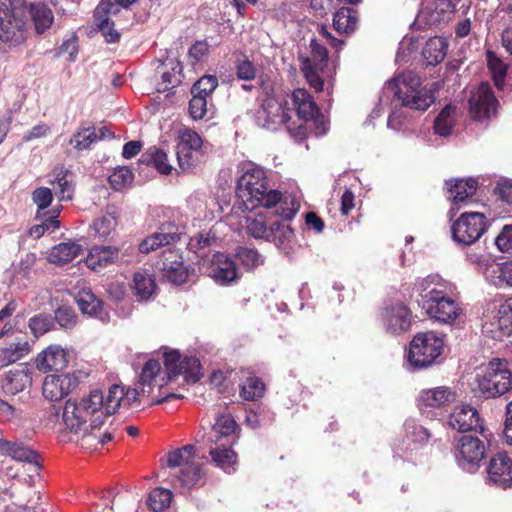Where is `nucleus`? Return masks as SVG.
I'll return each instance as SVG.
<instances>
[{"label":"nucleus","mask_w":512,"mask_h":512,"mask_svg":"<svg viewBox=\"0 0 512 512\" xmlns=\"http://www.w3.org/2000/svg\"><path fill=\"white\" fill-rule=\"evenodd\" d=\"M123 397V388L112 385L106 396L100 390H93L80 400L69 399L63 408V423L79 437L82 446L94 449L102 447L112 439V434L101 432V427L116 412Z\"/></svg>","instance_id":"1"},{"label":"nucleus","mask_w":512,"mask_h":512,"mask_svg":"<svg viewBox=\"0 0 512 512\" xmlns=\"http://www.w3.org/2000/svg\"><path fill=\"white\" fill-rule=\"evenodd\" d=\"M267 184L266 174L262 168L254 167L246 170L237 183L239 208L243 211H252L260 206L265 208L276 206L277 215L283 219L293 218L297 208L284 207L286 201L282 200L281 192L268 189Z\"/></svg>","instance_id":"2"},{"label":"nucleus","mask_w":512,"mask_h":512,"mask_svg":"<svg viewBox=\"0 0 512 512\" xmlns=\"http://www.w3.org/2000/svg\"><path fill=\"white\" fill-rule=\"evenodd\" d=\"M383 92L387 97L392 95L403 106L416 111H426L435 101L433 92L422 86L420 78L412 71L404 72L386 82Z\"/></svg>","instance_id":"3"},{"label":"nucleus","mask_w":512,"mask_h":512,"mask_svg":"<svg viewBox=\"0 0 512 512\" xmlns=\"http://www.w3.org/2000/svg\"><path fill=\"white\" fill-rule=\"evenodd\" d=\"M432 281L423 279L420 283L419 305L425 313L440 323H453L461 314L460 305L443 289L442 284L431 287Z\"/></svg>","instance_id":"4"},{"label":"nucleus","mask_w":512,"mask_h":512,"mask_svg":"<svg viewBox=\"0 0 512 512\" xmlns=\"http://www.w3.org/2000/svg\"><path fill=\"white\" fill-rule=\"evenodd\" d=\"M512 389V372L508 362L493 359L476 377L475 391L484 398L499 397Z\"/></svg>","instance_id":"5"},{"label":"nucleus","mask_w":512,"mask_h":512,"mask_svg":"<svg viewBox=\"0 0 512 512\" xmlns=\"http://www.w3.org/2000/svg\"><path fill=\"white\" fill-rule=\"evenodd\" d=\"M195 458V446L191 444L168 453L167 466L180 468L179 473L170 475L174 487L191 488L198 483L201 477V468Z\"/></svg>","instance_id":"6"},{"label":"nucleus","mask_w":512,"mask_h":512,"mask_svg":"<svg viewBox=\"0 0 512 512\" xmlns=\"http://www.w3.org/2000/svg\"><path fill=\"white\" fill-rule=\"evenodd\" d=\"M444 341L434 332L418 333L410 343L408 363L413 369L432 366L443 352Z\"/></svg>","instance_id":"7"},{"label":"nucleus","mask_w":512,"mask_h":512,"mask_svg":"<svg viewBox=\"0 0 512 512\" xmlns=\"http://www.w3.org/2000/svg\"><path fill=\"white\" fill-rule=\"evenodd\" d=\"M165 383L164 377H161L159 361L149 360L142 368L137 387L128 389L124 393L123 401L134 406L136 402H140L143 398H149L153 394L155 387L161 389Z\"/></svg>","instance_id":"8"},{"label":"nucleus","mask_w":512,"mask_h":512,"mask_svg":"<svg viewBox=\"0 0 512 512\" xmlns=\"http://www.w3.org/2000/svg\"><path fill=\"white\" fill-rule=\"evenodd\" d=\"M468 259L494 286H512V261L498 262L490 255L469 254Z\"/></svg>","instance_id":"9"},{"label":"nucleus","mask_w":512,"mask_h":512,"mask_svg":"<svg viewBox=\"0 0 512 512\" xmlns=\"http://www.w3.org/2000/svg\"><path fill=\"white\" fill-rule=\"evenodd\" d=\"M486 229V218L483 213L464 212L452 224V238L458 244L468 246L475 243Z\"/></svg>","instance_id":"10"},{"label":"nucleus","mask_w":512,"mask_h":512,"mask_svg":"<svg viewBox=\"0 0 512 512\" xmlns=\"http://www.w3.org/2000/svg\"><path fill=\"white\" fill-rule=\"evenodd\" d=\"M27 30L28 21L0 10V56L24 43Z\"/></svg>","instance_id":"11"},{"label":"nucleus","mask_w":512,"mask_h":512,"mask_svg":"<svg viewBox=\"0 0 512 512\" xmlns=\"http://www.w3.org/2000/svg\"><path fill=\"white\" fill-rule=\"evenodd\" d=\"M164 364L168 381L183 375L187 382H197L201 379V364L195 356H181L177 350L164 353Z\"/></svg>","instance_id":"12"},{"label":"nucleus","mask_w":512,"mask_h":512,"mask_svg":"<svg viewBox=\"0 0 512 512\" xmlns=\"http://www.w3.org/2000/svg\"><path fill=\"white\" fill-rule=\"evenodd\" d=\"M290 109L286 104L275 98H267L255 113L256 124L269 131H276L280 126L287 125L290 120Z\"/></svg>","instance_id":"13"},{"label":"nucleus","mask_w":512,"mask_h":512,"mask_svg":"<svg viewBox=\"0 0 512 512\" xmlns=\"http://www.w3.org/2000/svg\"><path fill=\"white\" fill-rule=\"evenodd\" d=\"M455 457L458 465L467 471H473L485 457L484 443L471 435H462L456 444Z\"/></svg>","instance_id":"14"},{"label":"nucleus","mask_w":512,"mask_h":512,"mask_svg":"<svg viewBox=\"0 0 512 512\" xmlns=\"http://www.w3.org/2000/svg\"><path fill=\"white\" fill-rule=\"evenodd\" d=\"M497 103L490 85L481 83L470 97V113L477 120L489 118L495 113Z\"/></svg>","instance_id":"15"},{"label":"nucleus","mask_w":512,"mask_h":512,"mask_svg":"<svg viewBox=\"0 0 512 512\" xmlns=\"http://www.w3.org/2000/svg\"><path fill=\"white\" fill-rule=\"evenodd\" d=\"M157 264L162 272V277L167 279V281L177 285L186 281L188 276L187 269L184 266L183 257L178 251L172 249L165 250Z\"/></svg>","instance_id":"16"},{"label":"nucleus","mask_w":512,"mask_h":512,"mask_svg":"<svg viewBox=\"0 0 512 512\" xmlns=\"http://www.w3.org/2000/svg\"><path fill=\"white\" fill-rule=\"evenodd\" d=\"M383 325L387 332L400 334L409 329L411 324V313L403 303L387 305L381 312Z\"/></svg>","instance_id":"17"},{"label":"nucleus","mask_w":512,"mask_h":512,"mask_svg":"<svg viewBox=\"0 0 512 512\" xmlns=\"http://www.w3.org/2000/svg\"><path fill=\"white\" fill-rule=\"evenodd\" d=\"M115 9L110 0H101L93 13L94 25L108 43H117L121 37L120 33L114 29V23L111 21V17L116 16Z\"/></svg>","instance_id":"18"},{"label":"nucleus","mask_w":512,"mask_h":512,"mask_svg":"<svg viewBox=\"0 0 512 512\" xmlns=\"http://www.w3.org/2000/svg\"><path fill=\"white\" fill-rule=\"evenodd\" d=\"M449 426L459 432L483 431L478 411L470 405L456 406L449 415Z\"/></svg>","instance_id":"19"},{"label":"nucleus","mask_w":512,"mask_h":512,"mask_svg":"<svg viewBox=\"0 0 512 512\" xmlns=\"http://www.w3.org/2000/svg\"><path fill=\"white\" fill-rule=\"evenodd\" d=\"M209 276L219 285H229L238 278L236 263L229 256L216 253L210 262Z\"/></svg>","instance_id":"20"},{"label":"nucleus","mask_w":512,"mask_h":512,"mask_svg":"<svg viewBox=\"0 0 512 512\" xmlns=\"http://www.w3.org/2000/svg\"><path fill=\"white\" fill-rule=\"evenodd\" d=\"M32 368L20 363L11 368L2 380L1 387L6 395H16L24 391L32 382Z\"/></svg>","instance_id":"21"},{"label":"nucleus","mask_w":512,"mask_h":512,"mask_svg":"<svg viewBox=\"0 0 512 512\" xmlns=\"http://www.w3.org/2000/svg\"><path fill=\"white\" fill-rule=\"evenodd\" d=\"M76 378L70 374L47 375L43 381L42 393L49 401H59L76 386Z\"/></svg>","instance_id":"22"},{"label":"nucleus","mask_w":512,"mask_h":512,"mask_svg":"<svg viewBox=\"0 0 512 512\" xmlns=\"http://www.w3.org/2000/svg\"><path fill=\"white\" fill-rule=\"evenodd\" d=\"M488 477L497 486H512V460L506 453H498L490 460Z\"/></svg>","instance_id":"23"},{"label":"nucleus","mask_w":512,"mask_h":512,"mask_svg":"<svg viewBox=\"0 0 512 512\" xmlns=\"http://www.w3.org/2000/svg\"><path fill=\"white\" fill-rule=\"evenodd\" d=\"M68 364V354L60 345H50L36 358V367L43 372L60 371Z\"/></svg>","instance_id":"24"},{"label":"nucleus","mask_w":512,"mask_h":512,"mask_svg":"<svg viewBox=\"0 0 512 512\" xmlns=\"http://www.w3.org/2000/svg\"><path fill=\"white\" fill-rule=\"evenodd\" d=\"M76 303L83 314L95 317L102 322L108 321L109 315L104 308L102 300L97 298L89 288L78 292Z\"/></svg>","instance_id":"25"},{"label":"nucleus","mask_w":512,"mask_h":512,"mask_svg":"<svg viewBox=\"0 0 512 512\" xmlns=\"http://www.w3.org/2000/svg\"><path fill=\"white\" fill-rule=\"evenodd\" d=\"M180 236L178 228L174 225L162 227L160 232L154 233L141 241L139 251L148 254L161 246L177 242L180 240Z\"/></svg>","instance_id":"26"},{"label":"nucleus","mask_w":512,"mask_h":512,"mask_svg":"<svg viewBox=\"0 0 512 512\" xmlns=\"http://www.w3.org/2000/svg\"><path fill=\"white\" fill-rule=\"evenodd\" d=\"M456 394L450 388L440 386L422 390L418 396V405L423 407L440 408L454 402Z\"/></svg>","instance_id":"27"},{"label":"nucleus","mask_w":512,"mask_h":512,"mask_svg":"<svg viewBox=\"0 0 512 512\" xmlns=\"http://www.w3.org/2000/svg\"><path fill=\"white\" fill-rule=\"evenodd\" d=\"M120 249L114 246H94L91 248L86 265L94 271H101L119 259Z\"/></svg>","instance_id":"28"},{"label":"nucleus","mask_w":512,"mask_h":512,"mask_svg":"<svg viewBox=\"0 0 512 512\" xmlns=\"http://www.w3.org/2000/svg\"><path fill=\"white\" fill-rule=\"evenodd\" d=\"M454 5L449 0H434L421 11V17L429 26H437L450 19Z\"/></svg>","instance_id":"29"},{"label":"nucleus","mask_w":512,"mask_h":512,"mask_svg":"<svg viewBox=\"0 0 512 512\" xmlns=\"http://www.w3.org/2000/svg\"><path fill=\"white\" fill-rule=\"evenodd\" d=\"M208 445L211 461L216 467L227 473L235 471L234 466L237 462V455L231 449V445L228 442H219L217 445Z\"/></svg>","instance_id":"30"},{"label":"nucleus","mask_w":512,"mask_h":512,"mask_svg":"<svg viewBox=\"0 0 512 512\" xmlns=\"http://www.w3.org/2000/svg\"><path fill=\"white\" fill-rule=\"evenodd\" d=\"M292 101L300 120H313L318 115V106L307 90L302 88L294 90Z\"/></svg>","instance_id":"31"},{"label":"nucleus","mask_w":512,"mask_h":512,"mask_svg":"<svg viewBox=\"0 0 512 512\" xmlns=\"http://www.w3.org/2000/svg\"><path fill=\"white\" fill-rule=\"evenodd\" d=\"M477 185V180L473 178L457 179L454 183L452 181H448L446 182L449 192L448 198L454 205H460L475 194Z\"/></svg>","instance_id":"32"},{"label":"nucleus","mask_w":512,"mask_h":512,"mask_svg":"<svg viewBox=\"0 0 512 512\" xmlns=\"http://www.w3.org/2000/svg\"><path fill=\"white\" fill-rule=\"evenodd\" d=\"M236 422L230 415H220L210 432L204 437L206 444L217 445L219 442H228L227 438L234 432Z\"/></svg>","instance_id":"33"},{"label":"nucleus","mask_w":512,"mask_h":512,"mask_svg":"<svg viewBox=\"0 0 512 512\" xmlns=\"http://www.w3.org/2000/svg\"><path fill=\"white\" fill-rule=\"evenodd\" d=\"M0 452L17 461L33 464L36 469L40 468V464L38 462L39 455L34 450L24 446L23 444L0 441Z\"/></svg>","instance_id":"34"},{"label":"nucleus","mask_w":512,"mask_h":512,"mask_svg":"<svg viewBox=\"0 0 512 512\" xmlns=\"http://www.w3.org/2000/svg\"><path fill=\"white\" fill-rule=\"evenodd\" d=\"M81 251L82 246L76 242H61L51 248L48 260L56 265H64L76 258Z\"/></svg>","instance_id":"35"},{"label":"nucleus","mask_w":512,"mask_h":512,"mask_svg":"<svg viewBox=\"0 0 512 512\" xmlns=\"http://www.w3.org/2000/svg\"><path fill=\"white\" fill-rule=\"evenodd\" d=\"M54 15L52 10L43 3L30 4L28 9V24L33 20L37 33H43L53 22Z\"/></svg>","instance_id":"36"},{"label":"nucleus","mask_w":512,"mask_h":512,"mask_svg":"<svg viewBox=\"0 0 512 512\" xmlns=\"http://www.w3.org/2000/svg\"><path fill=\"white\" fill-rule=\"evenodd\" d=\"M51 183L54 186L55 193L60 201L71 200L74 192V185L71 180V174L63 167L56 168L53 171Z\"/></svg>","instance_id":"37"},{"label":"nucleus","mask_w":512,"mask_h":512,"mask_svg":"<svg viewBox=\"0 0 512 512\" xmlns=\"http://www.w3.org/2000/svg\"><path fill=\"white\" fill-rule=\"evenodd\" d=\"M30 352V345L26 339L12 342L8 347L0 349V367L8 366Z\"/></svg>","instance_id":"38"},{"label":"nucleus","mask_w":512,"mask_h":512,"mask_svg":"<svg viewBox=\"0 0 512 512\" xmlns=\"http://www.w3.org/2000/svg\"><path fill=\"white\" fill-rule=\"evenodd\" d=\"M447 42L442 37L430 38L422 51V55L428 65H436L442 62L447 53Z\"/></svg>","instance_id":"39"},{"label":"nucleus","mask_w":512,"mask_h":512,"mask_svg":"<svg viewBox=\"0 0 512 512\" xmlns=\"http://www.w3.org/2000/svg\"><path fill=\"white\" fill-rule=\"evenodd\" d=\"M139 162L152 165L161 174L167 175L172 171V166L168 162L167 154L156 146L147 149V151L141 155Z\"/></svg>","instance_id":"40"},{"label":"nucleus","mask_w":512,"mask_h":512,"mask_svg":"<svg viewBox=\"0 0 512 512\" xmlns=\"http://www.w3.org/2000/svg\"><path fill=\"white\" fill-rule=\"evenodd\" d=\"M118 225V214L115 211L107 212L97 218L92 226L94 237L100 240H106L116 229Z\"/></svg>","instance_id":"41"},{"label":"nucleus","mask_w":512,"mask_h":512,"mask_svg":"<svg viewBox=\"0 0 512 512\" xmlns=\"http://www.w3.org/2000/svg\"><path fill=\"white\" fill-rule=\"evenodd\" d=\"M357 18L354 10L342 7L333 17V26L340 33H352L356 28Z\"/></svg>","instance_id":"42"},{"label":"nucleus","mask_w":512,"mask_h":512,"mask_svg":"<svg viewBox=\"0 0 512 512\" xmlns=\"http://www.w3.org/2000/svg\"><path fill=\"white\" fill-rule=\"evenodd\" d=\"M133 282L135 294L140 300H148L156 288L152 275L145 271L136 272Z\"/></svg>","instance_id":"43"},{"label":"nucleus","mask_w":512,"mask_h":512,"mask_svg":"<svg viewBox=\"0 0 512 512\" xmlns=\"http://www.w3.org/2000/svg\"><path fill=\"white\" fill-rule=\"evenodd\" d=\"M247 232L255 239L267 241L273 235L272 223L268 226L266 217L257 214L254 218L247 219Z\"/></svg>","instance_id":"44"},{"label":"nucleus","mask_w":512,"mask_h":512,"mask_svg":"<svg viewBox=\"0 0 512 512\" xmlns=\"http://www.w3.org/2000/svg\"><path fill=\"white\" fill-rule=\"evenodd\" d=\"M95 142H97L95 127L78 128L69 141L70 145L78 151L88 149Z\"/></svg>","instance_id":"45"},{"label":"nucleus","mask_w":512,"mask_h":512,"mask_svg":"<svg viewBox=\"0 0 512 512\" xmlns=\"http://www.w3.org/2000/svg\"><path fill=\"white\" fill-rule=\"evenodd\" d=\"M273 235L267 241L273 242L278 248L286 250L294 238L293 230L279 221L272 223Z\"/></svg>","instance_id":"46"},{"label":"nucleus","mask_w":512,"mask_h":512,"mask_svg":"<svg viewBox=\"0 0 512 512\" xmlns=\"http://www.w3.org/2000/svg\"><path fill=\"white\" fill-rule=\"evenodd\" d=\"M59 213V208H53L50 215L42 217L43 221L40 224L33 225L28 230L29 235L38 239L44 235L46 231L54 232L57 230L60 227V222L57 220Z\"/></svg>","instance_id":"47"},{"label":"nucleus","mask_w":512,"mask_h":512,"mask_svg":"<svg viewBox=\"0 0 512 512\" xmlns=\"http://www.w3.org/2000/svg\"><path fill=\"white\" fill-rule=\"evenodd\" d=\"M455 107L445 106L434 121V131L436 134L446 137L449 136L453 128V113Z\"/></svg>","instance_id":"48"},{"label":"nucleus","mask_w":512,"mask_h":512,"mask_svg":"<svg viewBox=\"0 0 512 512\" xmlns=\"http://www.w3.org/2000/svg\"><path fill=\"white\" fill-rule=\"evenodd\" d=\"M310 55L301 58L302 62H310V66L325 67L328 62L327 49L317 39H312L309 44Z\"/></svg>","instance_id":"49"},{"label":"nucleus","mask_w":512,"mask_h":512,"mask_svg":"<svg viewBox=\"0 0 512 512\" xmlns=\"http://www.w3.org/2000/svg\"><path fill=\"white\" fill-rule=\"evenodd\" d=\"M172 499V492L161 487L155 488L149 494L148 506L153 512H161L169 507Z\"/></svg>","instance_id":"50"},{"label":"nucleus","mask_w":512,"mask_h":512,"mask_svg":"<svg viewBox=\"0 0 512 512\" xmlns=\"http://www.w3.org/2000/svg\"><path fill=\"white\" fill-rule=\"evenodd\" d=\"M218 86V80L215 76L206 75L201 77L191 88V94L199 97L211 98L212 93Z\"/></svg>","instance_id":"51"},{"label":"nucleus","mask_w":512,"mask_h":512,"mask_svg":"<svg viewBox=\"0 0 512 512\" xmlns=\"http://www.w3.org/2000/svg\"><path fill=\"white\" fill-rule=\"evenodd\" d=\"M236 257L247 269L256 268L264 263V258L254 248L238 247Z\"/></svg>","instance_id":"52"},{"label":"nucleus","mask_w":512,"mask_h":512,"mask_svg":"<svg viewBox=\"0 0 512 512\" xmlns=\"http://www.w3.org/2000/svg\"><path fill=\"white\" fill-rule=\"evenodd\" d=\"M264 383L257 377H250L241 386L240 395L243 399L254 401L263 396Z\"/></svg>","instance_id":"53"},{"label":"nucleus","mask_w":512,"mask_h":512,"mask_svg":"<svg viewBox=\"0 0 512 512\" xmlns=\"http://www.w3.org/2000/svg\"><path fill=\"white\" fill-rule=\"evenodd\" d=\"M301 69L309 85L316 91H322L324 86L323 67L310 66V62H302Z\"/></svg>","instance_id":"54"},{"label":"nucleus","mask_w":512,"mask_h":512,"mask_svg":"<svg viewBox=\"0 0 512 512\" xmlns=\"http://www.w3.org/2000/svg\"><path fill=\"white\" fill-rule=\"evenodd\" d=\"M498 325L505 334H512V297L504 300L499 306Z\"/></svg>","instance_id":"55"},{"label":"nucleus","mask_w":512,"mask_h":512,"mask_svg":"<svg viewBox=\"0 0 512 512\" xmlns=\"http://www.w3.org/2000/svg\"><path fill=\"white\" fill-rule=\"evenodd\" d=\"M176 155L180 169L183 171H187L196 165V163L199 161L200 156L202 155V151L192 150L190 148H187L185 151H182V147L180 145H177Z\"/></svg>","instance_id":"56"},{"label":"nucleus","mask_w":512,"mask_h":512,"mask_svg":"<svg viewBox=\"0 0 512 512\" xmlns=\"http://www.w3.org/2000/svg\"><path fill=\"white\" fill-rule=\"evenodd\" d=\"M177 145L182 147V151H185L187 148L202 151L203 140L194 130L184 129L179 134Z\"/></svg>","instance_id":"57"},{"label":"nucleus","mask_w":512,"mask_h":512,"mask_svg":"<svg viewBox=\"0 0 512 512\" xmlns=\"http://www.w3.org/2000/svg\"><path fill=\"white\" fill-rule=\"evenodd\" d=\"M53 318L46 314H37L30 318L29 328L35 337H39L48 332L53 326Z\"/></svg>","instance_id":"58"},{"label":"nucleus","mask_w":512,"mask_h":512,"mask_svg":"<svg viewBox=\"0 0 512 512\" xmlns=\"http://www.w3.org/2000/svg\"><path fill=\"white\" fill-rule=\"evenodd\" d=\"M53 196L52 192L47 187L37 188L32 194V200L38 207V217H45L51 214L50 212L40 213L41 210L46 209L52 202Z\"/></svg>","instance_id":"59"},{"label":"nucleus","mask_w":512,"mask_h":512,"mask_svg":"<svg viewBox=\"0 0 512 512\" xmlns=\"http://www.w3.org/2000/svg\"><path fill=\"white\" fill-rule=\"evenodd\" d=\"M487 59L489 69L491 70L494 78V82L499 87L504 81L508 67L501 59H499L491 52L488 53Z\"/></svg>","instance_id":"60"},{"label":"nucleus","mask_w":512,"mask_h":512,"mask_svg":"<svg viewBox=\"0 0 512 512\" xmlns=\"http://www.w3.org/2000/svg\"><path fill=\"white\" fill-rule=\"evenodd\" d=\"M133 180V173L127 167H118L109 176V182L113 189L121 190Z\"/></svg>","instance_id":"61"},{"label":"nucleus","mask_w":512,"mask_h":512,"mask_svg":"<svg viewBox=\"0 0 512 512\" xmlns=\"http://www.w3.org/2000/svg\"><path fill=\"white\" fill-rule=\"evenodd\" d=\"M235 71L237 78L244 81H251L255 79L257 75L255 65L245 56L236 61Z\"/></svg>","instance_id":"62"},{"label":"nucleus","mask_w":512,"mask_h":512,"mask_svg":"<svg viewBox=\"0 0 512 512\" xmlns=\"http://www.w3.org/2000/svg\"><path fill=\"white\" fill-rule=\"evenodd\" d=\"M177 68L179 70H181L180 64L173 63V66L171 67L172 72L165 71L162 73L161 82H159L157 85L158 92L168 91L169 89L175 87L176 85H178L181 82L179 75H177V73H176ZM179 72L180 71H178V73Z\"/></svg>","instance_id":"63"},{"label":"nucleus","mask_w":512,"mask_h":512,"mask_svg":"<svg viewBox=\"0 0 512 512\" xmlns=\"http://www.w3.org/2000/svg\"><path fill=\"white\" fill-rule=\"evenodd\" d=\"M55 320L62 328L70 329L76 325L77 316L71 307L61 306L55 311Z\"/></svg>","instance_id":"64"}]
</instances>
